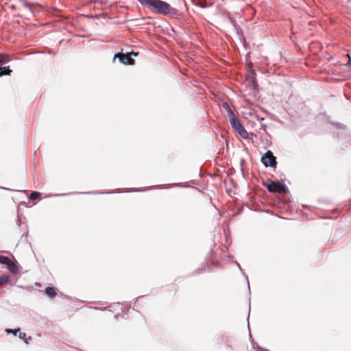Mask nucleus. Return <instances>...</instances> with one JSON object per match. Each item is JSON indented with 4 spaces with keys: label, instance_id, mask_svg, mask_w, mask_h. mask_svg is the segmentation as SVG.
<instances>
[{
    "label": "nucleus",
    "instance_id": "obj_1",
    "mask_svg": "<svg viewBox=\"0 0 351 351\" xmlns=\"http://www.w3.org/2000/svg\"><path fill=\"white\" fill-rule=\"evenodd\" d=\"M143 7L155 13L162 15L176 16L179 13L178 10L173 8L166 1L162 0H137Z\"/></svg>",
    "mask_w": 351,
    "mask_h": 351
},
{
    "label": "nucleus",
    "instance_id": "obj_2",
    "mask_svg": "<svg viewBox=\"0 0 351 351\" xmlns=\"http://www.w3.org/2000/svg\"><path fill=\"white\" fill-rule=\"evenodd\" d=\"M229 121L233 129L243 138H248V134L234 112H230Z\"/></svg>",
    "mask_w": 351,
    "mask_h": 351
},
{
    "label": "nucleus",
    "instance_id": "obj_3",
    "mask_svg": "<svg viewBox=\"0 0 351 351\" xmlns=\"http://www.w3.org/2000/svg\"><path fill=\"white\" fill-rule=\"evenodd\" d=\"M267 189L271 193H284L287 189L284 184L278 182H270L269 183L265 184Z\"/></svg>",
    "mask_w": 351,
    "mask_h": 351
},
{
    "label": "nucleus",
    "instance_id": "obj_4",
    "mask_svg": "<svg viewBox=\"0 0 351 351\" xmlns=\"http://www.w3.org/2000/svg\"><path fill=\"white\" fill-rule=\"evenodd\" d=\"M261 162L265 167H276V157L271 151H267L261 158Z\"/></svg>",
    "mask_w": 351,
    "mask_h": 351
},
{
    "label": "nucleus",
    "instance_id": "obj_5",
    "mask_svg": "<svg viewBox=\"0 0 351 351\" xmlns=\"http://www.w3.org/2000/svg\"><path fill=\"white\" fill-rule=\"evenodd\" d=\"M116 58H119L120 62L125 64H133L134 62V60L130 57V53H117L114 55V59H115Z\"/></svg>",
    "mask_w": 351,
    "mask_h": 351
},
{
    "label": "nucleus",
    "instance_id": "obj_6",
    "mask_svg": "<svg viewBox=\"0 0 351 351\" xmlns=\"http://www.w3.org/2000/svg\"><path fill=\"white\" fill-rule=\"evenodd\" d=\"M0 263L4 265H7L9 269L12 271H14V265L8 257L0 256Z\"/></svg>",
    "mask_w": 351,
    "mask_h": 351
},
{
    "label": "nucleus",
    "instance_id": "obj_7",
    "mask_svg": "<svg viewBox=\"0 0 351 351\" xmlns=\"http://www.w3.org/2000/svg\"><path fill=\"white\" fill-rule=\"evenodd\" d=\"M45 293L50 298H53L56 295L55 289L50 287L45 289Z\"/></svg>",
    "mask_w": 351,
    "mask_h": 351
},
{
    "label": "nucleus",
    "instance_id": "obj_8",
    "mask_svg": "<svg viewBox=\"0 0 351 351\" xmlns=\"http://www.w3.org/2000/svg\"><path fill=\"white\" fill-rule=\"evenodd\" d=\"M9 282V277L5 275L0 276V285H5Z\"/></svg>",
    "mask_w": 351,
    "mask_h": 351
},
{
    "label": "nucleus",
    "instance_id": "obj_9",
    "mask_svg": "<svg viewBox=\"0 0 351 351\" xmlns=\"http://www.w3.org/2000/svg\"><path fill=\"white\" fill-rule=\"evenodd\" d=\"M11 70H10L8 66H0V73L1 74H10Z\"/></svg>",
    "mask_w": 351,
    "mask_h": 351
},
{
    "label": "nucleus",
    "instance_id": "obj_10",
    "mask_svg": "<svg viewBox=\"0 0 351 351\" xmlns=\"http://www.w3.org/2000/svg\"><path fill=\"white\" fill-rule=\"evenodd\" d=\"M223 107L226 110L228 116L230 117V112H233V111L230 109L229 105L225 103L223 104Z\"/></svg>",
    "mask_w": 351,
    "mask_h": 351
},
{
    "label": "nucleus",
    "instance_id": "obj_11",
    "mask_svg": "<svg viewBox=\"0 0 351 351\" xmlns=\"http://www.w3.org/2000/svg\"><path fill=\"white\" fill-rule=\"evenodd\" d=\"M8 56L4 54H0V63L8 62Z\"/></svg>",
    "mask_w": 351,
    "mask_h": 351
},
{
    "label": "nucleus",
    "instance_id": "obj_12",
    "mask_svg": "<svg viewBox=\"0 0 351 351\" xmlns=\"http://www.w3.org/2000/svg\"><path fill=\"white\" fill-rule=\"evenodd\" d=\"M40 196V193L38 192H33L30 195V199L32 200H35L38 199Z\"/></svg>",
    "mask_w": 351,
    "mask_h": 351
},
{
    "label": "nucleus",
    "instance_id": "obj_13",
    "mask_svg": "<svg viewBox=\"0 0 351 351\" xmlns=\"http://www.w3.org/2000/svg\"><path fill=\"white\" fill-rule=\"evenodd\" d=\"M19 331V329H14V330H12V329H5V332L9 334V333H13L14 335H16L17 332Z\"/></svg>",
    "mask_w": 351,
    "mask_h": 351
},
{
    "label": "nucleus",
    "instance_id": "obj_14",
    "mask_svg": "<svg viewBox=\"0 0 351 351\" xmlns=\"http://www.w3.org/2000/svg\"><path fill=\"white\" fill-rule=\"evenodd\" d=\"M26 336H27V335L25 332H20L19 333V337L21 339H23L26 343H27V341L26 340Z\"/></svg>",
    "mask_w": 351,
    "mask_h": 351
},
{
    "label": "nucleus",
    "instance_id": "obj_15",
    "mask_svg": "<svg viewBox=\"0 0 351 351\" xmlns=\"http://www.w3.org/2000/svg\"><path fill=\"white\" fill-rule=\"evenodd\" d=\"M197 5L203 8L206 7V5L201 2L197 3Z\"/></svg>",
    "mask_w": 351,
    "mask_h": 351
},
{
    "label": "nucleus",
    "instance_id": "obj_16",
    "mask_svg": "<svg viewBox=\"0 0 351 351\" xmlns=\"http://www.w3.org/2000/svg\"><path fill=\"white\" fill-rule=\"evenodd\" d=\"M132 54H133L134 56H137L138 53H134V52H132Z\"/></svg>",
    "mask_w": 351,
    "mask_h": 351
},
{
    "label": "nucleus",
    "instance_id": "obj_17",
    "mask_svg": "<svg viewBox=\"0 0 351 351\" xmlns=\"http://www.w3.org/2000/svg\"><path fill=\"white\" fill-rule=\"evenodd\" d=\"M252 82L255 83V79L254 77L252 78Z\"/></svg>",
    "mask_w": 351,
    "mask_h": 351
}]
</instances>
